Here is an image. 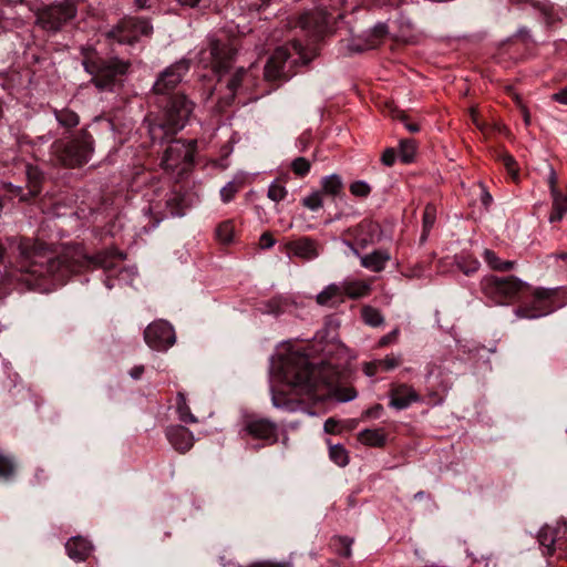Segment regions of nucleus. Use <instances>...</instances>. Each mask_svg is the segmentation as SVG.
<instances>
[{"instance_id": "13d9d810", "label": "nucleus", "mask_w": 567, "mask_h": 567, "mask_svg": "<svg viewBox=\"0 0 567 567\" xmlns=\"http://www.w3.org/2000/svg\"><path fill=\"white\" fill-rule=\"evenodd\" d=\"M260 247L264 249H269L275 245V239L268 233H265L260 236Z\"/></svg>"}, {"instance_id": "e433bc0d", "label": "nucleus", "mask_w": 567, "mask_h": 567, "mask_svg": "<svg viewBox=\"0 0 567 567\" xmlns=\"http://www.w3.org/2000/svg\"><path fill=\"white\" fill-rule=\"evenodd\" d=\"M416 145L413 140H403L400 143V159L403 163H411L414 159Z\"/></svg>"}, {"instance_id": "e2e57ef3", "label": "nucleus", "mask_w": 567, "mask_h": 567, "mask_svg": "<svg viewBox=\"0 0 567 567\" xmlns=\"http://www.w3.org/2000/svg\"><path fill=\"white\" fill-rule=\"evenodd\" d=\"M378 371H381V369L378 365H374L373 361L365 364V373L368 375H374Z\"/></svg>"}, {"instance_id": "bf43d9fd", "label": "nucleus", "mask_w": 567, "mask_h": 567, "mask_svg": "<svg viewBox=\"0 0 567 567\" xmlns=\"http://www.w3.org/2000/svg\"><path fill=\"white\" fill-rule=\"evenodd\" d=\"M553 99L558 103L567 105V87L555 93Z\"/></svg>"}, {"instance_id": "f257e3e1", "label": "nucleus", "mask_w": 567, "mask_h": 567, "mask_svg": "<svg viewBox=\"0 0 567 567\" xmlns=\"http://www.w3.org/2000/svg\"><path fill=\"white\" fill-rule=\"evenodd\" d=\"M18 251L14 264L17 279L30 289L41 292H49L63 285L71 275L91 264L112 274L125 259L122 252L115 250L97 254L91 259L72 248H65L60 255H55L47 244L31 238H20ZM111 276L109 275L105 280L109 289L114 287Z\"/></svg>"}, {"instance_id": "1a4fd4ad", "label": "nucleus", "mask_w": 567, "mask_h": 567, "mask_svg": "<svg viewBox=\"0 0 567 567\" xmlns=\"http://www.w3.org/2000/svg\"><path fill=\"white\" fill-rule=\"evenodd\" d=\"M557 289L538 288L534 291L532 300L515 310L518 318L537 319L555 311L560 305L557 302Z\"/></svg>"}, {"instance_id": "9d476101", "label": "nucleus", "mask_w": 567, "mask_h": 567, "mask_svg": "<svg viewBox=\"0 0 567 567\" xmlns=\"http://www.w3.org/2000/svg\"><path fill=\"white\" fill-rule=\"evenodd\" d=\"M37 11V23L49 31H56L75 16L74 2H52L43 7L32 6Z\"/></svg>"}, {"instance_id": "393cba45", "label": "nucleus", "mask_w": 567, "mask_h": 567, "mask_svg": "<svg viewBox=\"0 0 567 567\" xmlns=\"http://www.w3.org/2000/svg\"><path fill=\"white\" fill-rule=\"evenodd\" d=\"M343 296L350 299L367 297L371 291V282L361 279H346L341 281Z\"/></svg>"}, {"instance_id": "39448f33", "label": "nucleus", "mask_w": 567, "mask_h": 567, "mask_svg": "<svg viewBox=\"0 0 567 567\" xmlns=\"http://www.w3.org/2000/svg\"><path fill=\"white\" fill-rule=\"evenodd\" d=\"M194 104L183 94L169 97L164 120L148 125V134L153 142H163L181 131L193 113Z\"/></svg>"}, {"instance_id": "9b49d317", "label": "nucleus", "mask_w": 567, "mask_h": 567, "mask_svg": "<svg viewBox=\"0 0 567 567\" xmlns=\"http://www.w3.org/2000/svg\"><path fill=\"white\" fill-rule=\"evenodd\" d=\"M235 53L236 49L231 43H220L218 40H212L209 49L200 52L199 62L205 68H210L215 73L221 75L231 66Z\"/></svg>"}, {"instance_id": "338daca9", "label": "nucleus", "mask_w": 567, "mask_h": 567, "mask_svg": "<svg viewBox=\"0 0 567 567\" xmlns=\"http://www.w3.org/2000/svg\"><path fill=\"white\" fill-rule=\"evenodd\" d=\"M381 410H382V406L378 404L373 409L369 410L367 413L369 415L378 416L379 415V411H381Z\"/></svg>"}, {"instance_id": "c9c22d12", "label": "nucleus", "mask_w": 567, "mask_h": 567, "mask_svg": "<svg viewBox=\"0 0 567 567\" xmlns=\"http://www.w3.org/2000/svg\"><path fill=\"white\" fill-rule=\"evenodd\" d=\"M436 219V208L435 206L429 204L425 206L423 212V233L421 236V240L424 241L433 227Z\"/></svg>"}, {"instance_id": "6ab92c4d", "label": "nucleus", "mask_w": 567, "mask_h": 567, "mask_svg": "<svg viewBox=\"0 0 567 567\" xmlns=\"http://www.w3.org/2000/svg\"><path fill=\"white\" fill-rule=\"evenodd\" d=\"M420 400L421 396L410 385L396 384L390 390V406L395 410H405L412 403L419 402Z\"/></svg>"}, {"instance_id": "cd10ccee", "label": "nucleus", "mask_w": 567, "mask_h": 567, "mask_svg": "<svg viewBox=\"0 0 567 567\" xmlns=\"http://www.w3.org/2000/svg\"><path fill=\"white\" fill-rule=\"evenodd\" d=\"M358 440L368 446L382 447L385 445L386 435L382 429H365L359 432Z\"/></svg>"}, {"instance_id": "2eb2a0df", "label": "nucleus", "mask_w": 567, "mask_h": 567, "mask_svg": "<svg viewBox=\"0 0 567 567\" xmlns=\"http://www.w3.org/2000/svg\"><path fill=\"white\" fill-rule=\"evenodd\" d=\"M189 70V61L182 59L176 63L166 68L157 78L153 85V91L156 94H168L182 81L183 76Z\"/></svg>"}, {"instance_id": "49530a36", "label": "nucleus", "mask_w": 567, "mask_h": 567, "mask_svg": "<svg viewBox=\"0 0 567 567\" xmlns=\"http://www.w3.org/2000/svg\"><path fill=\"white\" fill-rule=\"evenodd\" d=\"M310 167V162L305 157H297L291 163L292 172L300 177L306 176L309 173Z\"/></svg>"}, {"instance_id": "4be33fe9", "label": "nucleus", "mask_w": 567, "mask_h": 567, "mask_svg": "<svg viewBox=\"0 0 567 567\" xmlns=\"http://www.w3.org/2000/svg\"><path fill=\"white\" fill-rule=\"evenodd\" d=\"M347 245L360 257L361 266L374 272L382 271L391 259L390 252L385 249H378L371 254L360 256L353 244L347 241Z\"/></svg>"}, {"instance_id": "a878e982", "label": "nucleus", "mask_w": 567, "mask_h": 567, "mask_svg": "<svg viewBox=\"0 0 567 567\" xmlns=\"http://www.w3.org/2000/svg\"><path fill=\"white\" fill-rule=\"evenodd\" d=\"M183 197L176 193L171 192L166 194L165 199V212L161 210L159 204H151L150 210H155L158 214H163L164 216H183L184 215V206H183Z\"/></svg>"}, {"instance_id": "412c9836", "label": "nucleus", "mask_w": 567, "mask_h": 567, "mask_svg": "<svg viewBox=\"0 0 567 567\" xmlns=\"http://www.w3.org/2000/svg\"><path fill=\"white\" fill-rule=\"evenodd\" d=\"M286 248L289 254L305 260H312L319 256V244L309 237L289 241Z\"/></svg>"}, {"instance_id": "79ce46f5", "label": "nucleus", "mask_w": 567, "mask_h": 567, "mask_svg": "<svg viewBox=\"0 0 567 567\" xmlns=\"http://www.w3.org/2000/svg\"><path fill=\"white\" fill-rule=\"evenodd\" d=\"M322 193L320 190L312 192L307 197L302 198V205L308 209L316 212L323 205Z\"/></svg>"}, {"instance_id": "ddd939ff", "label": "nucleus", "mask_w": 567, "mask_h": 567, "mask_svg": "<svg viewBox=\"0 0 567 567\" xmlns=\"http://www.w3.org/2000/svg\"><path fill=\"white\" fill-rule=\"evenodd\" d=\"M566 530L567 527L564 523H557L554 526L545 525L540 528L537 539L544 556H553L558 553L559 558L567 559Z\"/></svg>"}, {"instance_id": "f8f14e48", "label": "nucleus", "mask_w": 567, "mask_h": 567, "mask_svg": "<svg viewBox=\"0 0 567 567\" xmlns=\"http://www.w3.org/2000/svg\"><path fill=\"white\" fill-rule=\"evenodd\" d=\"M152 31L153 28L147 20L125 18L109 30L106 37L118 44H134L142 35H151Z\"/></svg>"}, {"instance_id": "f3484780", "label": "nucleus", "mask_w": 567, "mask_h": 567, "mask_svg": "<svg viewBox=\"0 0 567 567\" xmlns=\"http://www.w3.org/2000/svg\"><path fill=\"white\" fill-rule=\"evenodd\" d=\"M244 431L258 440H265L272 444L278 440L277 424L268 419L249 417L245 421Z\"/></svg>"}, {"instance_id": "2f4dec72", "label": "nucleus", "mask_w": 567, "mask_h": 567, "mask_svg": "<svg viewBox=\"0 0 567 567\" xmlns=\"http://www.w3.org/2000/svg\"><path fill=\"white\" fill-rule=\"evenodd\" d=\"M176 411L178 419L184 423H196L197 417L190 412L186 396L183 392H178L176 396Z\"/></svg>"}, {"instance_id": "f704fd0d", "label": "nucleus", "mask_w": 567, "mask_h": 567, "mask_svg": "<svg viewBox=\"0 0 567 567\" xmlns=\"http://www.w3.org/2000/svg\"><path fill=\"white\" fill-rule=\"evenodd\" d=\"M329 457L334 464L341 467H344L349 463L348 451L341 444L330 445Z\"/></svg>"}, {"instance_id": "0e129e2a", "label": "nucleus", "mask_w": 567, "mask_h": 567, "mask_svg": "<svg viewBox=\"0 0 567 567\" xmlns=\"http://www.w3.org/2000/svg\"><path fill=\"white\" fill-rule=\"evenodd\" d=\"M135 275V271L134 269H124V268H121L120 271H118V280H124L126 278V276H134Z\"/></svg>"}, {"instance_id": "dca6fc26", "label": "nucleus", "mask_w": 567, "mask_h": 567, "mask_svg": "<svg viewBox=\"0 0 567 567\" xmlns=\"http://www.w3.org/2000/svg\"><path fill=\"white\" fill-rule=\"evenodd\" d=\"M332 17L322 10L303 13L298 21V25L307 31L311 37L319 38L323 35L329 28Z\"/></svg>"}, {"instance_id": "58836bf2", "label": "nucleus", "mask_w": 567, "mask_h": 567, "mask_svg": "<svg viewBox=\"0 0 567 567\" xmlns=\"http://www.w3.org/2000/svg\"><path fill=\"white\" fill-rule=\"evenodd\" d=\"M16 467V462L11 456L0 453V477H11L14 474Z\"/></svg>"}, {"instance_id": "ea45409f", "label": "nucleus", "mask_w": 567, "mask_h": 567, "mask_svg": "<svg viewBox=\"0 0 567 567\" xmlns=\"http://www.w3.org/2000/svg\"><path fill=\"white\" fill-rule=\"evenodd\" d=\"M216 236L223 244H229L234 237V225L227 220L221 223L216 229Z\"/></svg>"}, {"instance_id": "7c9ffc66", "label": "nucleus", "mask_w": 567, "mask_h": 567, "mask_svg": "<svg viewBox=\"0 0 567 567\" xmlns=\"http://www.w3.org/2000/svg\"><path fill=\"white\" fill-rule=\"evenodd\" d=\"M53 114L59 125L70 130L79 125V115L70 109H53Z\"/></svg>"}, {"instance_id": "3c124183", "label": "nucleus", "mask_w": 567, "mask_h": 567, "mask_svg": "<svg viewBox=\"0 0 567 567\" xmlns=\"http://www.w3.org/2000/svg\"><path fill=\"white\" fill-rule=\"evenodd\" d=\"M245 74H246V71L241 68V69L237 70V72L231 76V79L227 83V86L231 92H235L239 87V85L243 81V76Z\"/></svg>"}, {"instance_id": "f03ea898", "label": "nucleus", "mask_w": 567, "mask_h": 567, "mask_svg": "<svg viewBox=\"0 0 567 567\" xmlns=\"http://www.w3.org/2000/svg\"><path fill=\"white\" fill-rule=\"evenodd\" d=\"M285 379L313 401L349 402L357 396L354 389L339 385V375L331 367H313L302 353L290 354L285 367Z\"/></svg>"}, {"instance_id": "aec40b11", "label": "nucleus", "mask_w": 567, "mask_h": 567, "mask_svg": "<svg viewBox=\"0 0 567 567\" xmlns=\"http://www.w3.org/2000/svg\"><path fill=\"white\" fill-rule=\"evenodd\" d=\"M165 434L172 446L179 453L189 451L194 445V435L185 426L171 425L166 429Z\"/></svg>"}, {"instance_id": "052dcab7", "label": "nucleus", "mask_w": 567, "mask_h": 567, "mask_svg": "<svg viewBox=\"0 0 567 567\" xmlns=\"http://www.w3.org/2000/svg\"><path fill=\"white\" fill-rule=\"evenodd\" d=\"M143 373H144V367L143 365H135L130 371V375L133 379H135V380H138L142 377Z\"/></svg>"}, {"instance_id": "0eeeda50", "label": "nucleus", "mask_w": 567, "mask_h": 567, "mask_svg": "<svg viewBox=\"0 0 567 567\" xmlns=\"http://www.w3.org/2000/svg\"><path fill=\"white\" fill-rule=\"evenodd\" d=\"M196 144L195 140L187 142L182 140L172 141L163 154L162 168L177 175L185 173L193 165Z\"/></svg>"}, {"instance_id": "603ef678", "label": "nucleus", "mask_w": 567, "mask_h": 567, "mask_svg": "<svg viewBox=\"0 0 567 567\" xmlns=\"http://www.w3.org/2000/svg\"><path fill=\"white\" fill-rule=\"evenodd\" d=\"M338 540L342 546V548L338 550L339 555H341L346 558H349L352 554V550H351L352 540L347 537H340Z\"/></svg>"}, {"instance_id": "473e14b6", "label": "nucleus", "mask_w": 567, "mask_h": 567, "mask_svg": "<svg viewBox=\"0 0 567 567\" xmlns=\"http://www.w3.org/2000/svg\"><path fill=\"white\" fill-rule=\"evenodd\" d=\"M484 260L487 262V265L498 271H507L511 270L514 266L513 261H502L496 254L493 250L485 249L484 250Z\"/></svg>"}, {"instance_id": "37998d69", "label": "nucleus", "mask_w": 567, "mask_h": 567, "mask_svg": "<svg viewBox=\"0 0 567 567\" xmlns=\"http://www.w3.org/2000/svg\"><path fill=\"white\" fill-rule=\"evenodd\" d=\"M401 363V358L394 354L386 355L384 359L374 360L373 364L378 365L381 371H390Z\"/></svg>"}, {"instance_id": "c85d7f7f", "label": "nucleus", "mask_w": 567, "mask_h": 567, "mask_svg": "<svg viewBox=\"0 0 567 567\" xmlns=\"http://www.w3.org/2000/svg\"><path fill=\"white\" fill-rule=\"evenodd\" d=\"M553 204H551V213L549 215V223H557L563 219L564 215L567 213V195L561 192H557L550 194Z\"/></svg>"}, {"instance_id": "4468645a", "label": "nucleus", "mask_w": 567, "mask_h": 567, "mask_svg": "<svg viewBox=\"0 0 567 567\" xmlns=\"http://www.w3.org/2000/svg\"><path fill=\"white\" fill-rule=\"evenodd\" d=\"M147 346L156 351H166L175 341L174 328L165 320H157L147 326L144 331Z\"/></svg>"}, {"instance_id": "69168bd1", "label": "nucleus", "mask_w": 567, "mask_h": 567, "mask_svg": "<svg viewBox=\"0 0 567 567\" xmlns=\"http://www.w3.org/2000/svg\"><path fill=\"white\" fill-rule=\"evenodd\" d=\"M482 203L485 207H488L489 204L492 203V196L489 193H487L486 190L483 192V195H482Z\"/></svg>"}, {"instance_id": "bb28decb", "label": "nucleus", "mask_w": 567, "mask_h": 567, "mask_svg": "<svg viewBox=\"0 0 567 567\" xmlns=\"http://www.w3.org/2000/svg\"><path fill=\"white\" fill-rule=\"evenodd\" d=\"M388 34L386 23L379 22L369 31L363 33L364 44L359 45L358 50L373 49L378 47Z\"/></svg>"}, {"instance_id": "7ed1b4c3", "label": "nucleus", "mask_w": 567, "mask_h": 567, "mask_svg": "<svg viewBox=\"0 0 567 567\" xmlns=\"http://www.w3.org/2000/svg\"><path fill=\"white\" fill-rule=\"evenodd\" d=\"M81 53L84 70L92 75V82L101 91H112L128 71L127 61L117 58L102 59L91 47H83Z\"/></svg>"}, {"instance_id": "72a5a7b5", "label": "nucleus", "mask_w": 567, "mask_h": 567, "mask_svg": "<svg viewBox=\"0 0 567 567\" xmlns=\"http://www.w3.org/2000/svg\"><path fill=\"white\" fill-rule=\"evenodd\" d=\"M361 317L364 323L371 327H379L384 321V318L381 315V312L371 306H364L362 308Z\"/></svg>"}, {"instance_id": "a211bd4d", "label": "nucleus", "mask_w": 567, "mask_h": 567, "mask_svg": "<svg viewBox=\"0 0 567 567\" xmlns=\"http://www.w3.org/2000/svg\"><path fill=\"white\" fill-rule=\"evenodd\" d=\"M27 178L28 192H25L21 186L9 185V194L12 197L19 198L20 202H28L30 198L39 195L41 192L42 174L37 167H27Z\"/></svg>"}, {"instance_id": "8fccbe9b", "label": "nucleus", "mask_w": 567, "mask_h": 567, "mask_svg": "<svg viewBox=\"0 0 567 567\" xmlns=\"http://www.w3.org/2000/svg\"><path fill=\"white\" fill-rule=\"evenodd\" d=\"M350 192L353 196L367 197L371 192V187L363 181H357L350 185Z\"/></svg>"}, {"instance_id": "6e6d98bb", "label": "nucleus", "mask_w": 567, "mask_h": 567, "mask_svg": "<svg viewBox=\"0 0 567 567\" xmlns=\"http://www.w3.org/2000/svg\"><path fill=\"white\" fill-rule=\"evenodd\" d=\"M423 271V266L417 264L414 267L408 268L403 275L408 278H420Z\"/></svg>"}, {"instance_id": "774afa93", "label": "nucleus", "mask_w": 567, "mask_h": 567, "mask_svg": "<svg viewBox=\"0 0 567 567\" xmlns=\"http://www.w3.org/2000/svg\"><path fill=\"white\" fill-rule=\"evenodd\" d=\"M4 258H6V248L0 243V265H2L4 262Z\"/></svg>"}, {"instance_id": "5fc2aeb1", "label": "nucleus", "mask_w": 567, "mask_h": 567, "mask_svg": "<svg viewBox=\"0 0 567 567\" xmlns=\"http://www.w3.org/2000/svg\"><path fill=\"white\" fill-rule=\"evenodd\" d=\"M395 151L393 148H386L382 154L381 161L385 166H392L395 162Z\"/></svg>"}, {"instance_id": "4c0bfd02", "label": "nucleus", "mask_w": 567, "mask_h": 567, "mask_svg": "<svg viewBox=\"0 0 567 567\" xmlns=\"http://www.w3.org/2000/svg\"><path fill=\"white\" fill-rule=\"evenodd\" d=\"M288 195L286 186L280 181H275L269 185L267 196L272 202H281Z\"/></svg>"}, {"instance_id": "6e6552de", "label": "nucleus", "mask_w": 567, "mask_h": 567, "mask_svg": "<svg viewBox=\"0 0 567 567\" xmlns=\"http://www.w3.org/2000/svg\"><path fill=\"white\" fill-rule=\"evenodd\" d=\"M523 282L514 277L486 276L481 281L483 295L495 305H504L514 299L520 289Z\"/></svg>"}, {"instance_id": "a19ab883", "label": "nucleus", "mask_w": 567, "mask_h": 567, "mask_svg": "<svg viewBox=\"0 0 567 567\" xmlns=\"http://www.w3.org/2000/svg\"><path fill=\"white\" fill-rule=\"evenodd\" d=\"M498 159L502 162L513 181L516 182L518 179V168L514 157L508 153H502L499 154Z\"/></svg>"}, {"instance_id": "a18cd8bd", "label": "nucleus", "mask_w": 567, "mask_h": 567, "mask_svg": "<svg viewBox=\"0 0 567 567\" xmlns=\"http://www.w3.org/2000/svg\"><path fill=\"white\" fill-rule=\"evenodd\" d=\"M272 404L278 409H285L291 412L299 409V403L288 400L281 394H272Z\"/></svg>"}, {"instance_id": "c756f323", "label": "nucleus", "mask_w": 567, "mask_h": 567, "mask_svg": "<svg viewBox=\"0 0 567 567\" xmlns=\"http://www.w3.org/2000/svg\"><path fill=\"white\" fill-rule=\"evenodd\" d=\"M321 193L331 197H338L343 193V183L339 175L332 174L321 178Z\"/></svg>"}, {"instance_id": "4d7b16f0", "label": "nucleus", "mask_w": 567, "mask_h": 567, "mask_svg": "<svg viewBox=\"0 0 567 567\" xmlns=\"http://www.w3.org/2000/svg\"><path fill=\"white\" fill-rule=\"evenodd\" d=\"M398 336H399V329H394L393 331H391L390 333L383 336L379 340V346L380 347H385V346L390 344L391 342L396 340Z\"/></svg>"}, {"instance_id": "680f3d73", "label": "nucleus", "mask_w": 567, "mask_h": 567, "mask_svg": "<svg viewBox=\"0 0 567 567\" xmlns=\"http://www.w3.org/2000/svg\"><path fill=\"white\" fill-rule=\"evenodd\" d=\"M337 424H338V422L334 419H332V417L328 419L324 422V431L328 433H333Z\"/></svg>"}, {"instance_id": "b1692460", "label": "nucleus", "mask_w": 567, "mask_h": 567, "mask_svg": "<svg viewBox=\"0 0 567 567\" xmlns=\"http://www.w3.org/2000/svg\"><path fill=\"white\" fill-rule=\"evenodd\" d=\"M65 549L71 559L83 561L90 556L93 547L87 539L76 536L66 542Z\"/></svg>"}, {"instance_id": "864d4df0", "label": "nucleus", "mask_w": 567, "mask_h": 567, "mask_svg": "<svg viewBox=\"0 0 567 567\" xmlns=\"http://www.w3.org/2000/svg\"><path fill=\"white\" fill-rule=\"evenodd\" d=\"M557 182H558L557 174H556L555 169L551 166H549V172H548V176H547V183H548V186H549L550 194L560 192L558 189V187H557Z\"/></svg>"}, {"instance_id": "09e8293b", "label": "nucleus", "mask_w": 567, "mask_h": 567, "mask_svg": "<svg viewBox=\"0 0 567 567\" xmlns=\"http://www.w3.org/2000/svg\"><path fill=\"white\" fill-rule=\"evenodd\" d=\"M392 117L394 120H398V121L402 122L404 124L405 128L408 131H410L411 133H416L420 130V127H419V125L416 123L409 122V117H408V115L405 114L404 111L396 110V109L393 110L392 111Z\"/></svg>"}, {"instance_id": "20e7f679", "label": "nucleus", "mask_w": 567, "mask_h": 567, "mask_svg": "<svg viewBox=\"0 0 567 567\" xmlns=\"http://www.w3.org/2000/svg\"><path fill=\"white\" fill-rule=\"evenodd\" d=\"M94 152V140L87 130L82 128L68 138H59L51 145V161L66 167L86 164Z\"/></svg>"}, {"instance_id": "423d86ee", "label": "nucleus", "mask_w": 567, "mask_h": 567, "mask_svg": "<svg viewBox=\"0 0 567 567\" xmlns=\"http://www.w3.org/2000/svg\"><path fill=\"white\" fill-rule=\"evenodd\" d=\"M292 52L288 47H280L275 50L265 65V80L267 82L287 81L292 76L291 69L293 65L301 63L308 64L313 54L295 40L290 44Z\"/></svg>"}, {"instance_id": "de8ad7c7", "label": "nucleus", "mask_w": 567, "mask_h": 567, "mask_svg": "<svg viewBox=\"0 0 567 567\" xmlns=\"http://www.w3.org/2000/svg\"><path fill=\"white\" fill-rule=\"evenodd\" d=\"M240 189V184H237L236 182L231 181L228 182L221 189H220V197L224 203H229L234 199L235 195Z\"/></svg>"}, {"instance_id": "5701e85b", "label": "nucleus", "mask_w": 567, "mask_h": 567, "mask_svg": "<svg viewBox=\"0 0 567 567\" xmlns=\"http://www.w3.org/2000/svg\"><path fill=\"white\" fill-rule=\"evenodd\" d=\"M316 301L318 305L329 308H333L343 303L344 296L341 282H333L328 285L317 295Z\"/></svg>"}, {"instance_id": "c03bdc74", "label": "nucleus", "mask_w": 567, "mask_h": 567, "mask_svg": "<svg viewBox=\"0 0 567 567\" xmlns=\"http://www.w3.org/2000/svg\"><path fill=\"white\" fill-rule=\"evenodd\" d=\"M458 268L466 276L473 275L480 268V261L472 257H464L457 262Z\"/></svg>"}]
</instances>
